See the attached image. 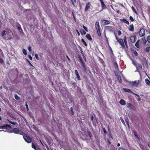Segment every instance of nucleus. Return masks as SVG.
<instances>
[{"label":"nucleus","instance_id":"f257e3e1","mask_svg":"<svg viewBox=\"0 0 150 150\" xmlns=\"http://www.w3.org/2000/svg\"><path fill=\"white\" fill-rule=\"evenodd\" d=\"M11 126L8 124H6L3 126H1L0 127V131H3L4 132H6L8 131L9 129H11Z\"/></svg>","mask_w":150,"mask_h":150},{"label":"nucleus","instance_id":"f03ea898","mask_svg":"<svg viewBox=\"0 0 150 150\" xmlns=\"http://www.w3.org/2000/svg\"><path fill=\"white\" fill-rule=\"evenodd\" d=\"M10 132L11 133L14 132L15 134L21 135L23 133V132L22 131L16 128H14L13 129V130H11Z\"/></svg>","mask_w":150,"mask_h":150},{"label":"nucleus","instance_id":"7ed1b4c3","mask_svg":"<svg viewBox=\"0 0 150 150\" xmlns=\"http://www.w3.org/2000/svg\"><path fill=\"white\" fill-rule=\"evenodd\" d=\"M23 137L25 141L27 142L30 143L32 141L31 139L29 136H27L26 135H24Z\"/></svg>","mask_w":150,"mask_h":150},{"label":"nucleus","instance_id":"20e7f679","mask_svg":"<svg viewBox=\"0 0 150 150\" xmlns=\"http://www.w3.org/2000/svg\"><path fill=\"white\" fill-rule=\"evenodd\" d=\"M145 34V29L144 28L141 29L139 32V35L140 37H142L144 36Z\"/></svg>","mask_w":150,"mask_h":150},{"label":"nucleus","instance_id":"39448f33","mask_svg":"<svg viewBox=\"0 0 150 150\" xmlns=\"http://www.w3.org/2000/svg\"><path fill=\"white\" fill-rule=\"evenodd\" d=\"M139 83V80L138 81H135L132 82H129V83L132 86H137Z\"/></svg>","mask_w":150,"mask_h":150},{"label":"nucleus","instance_id":"423d86ee","mask_svg":"<svg viewBox=\"0 0 150 150\" xmlns=\"http://www.w3.org/2000/svg\"><path fill=\"white\" fill-rule=\"evenodd\" d=\"M91 4L90 2H88L86 5V7L85 8V11L87 12L88 9L90 8Z\"/></svg>","mask_w":150,"mask_h":150},{"label":"nucleus","instance_id":"0eeeda50","mask_svg":"<svg viewBox=\"0 0 150 150\" xmlns=\"http://www.w3.org/2000/svg\"><path fill=\"white\" fill-rule=\"evenodd\" d=\"M100 3H101V5L102 8V10L105 9H107V7H106V5H105L103 0H100Z\"/></svg>","mask_w":150,"mask_h":150},{"label":"nucleus","instance_id":"6e6552de","mask_svg":"<svg viewBox=\"0 0 150 150\" xmlns=\"http://www.w3.org/2000/svg\"><path fill=\"white\" fill-rule=\"evenodd\" d=\"M32 147L35 150H41L40 149L37 145H36L33 143L32 144Z\"/></svg>","mask_w":150,"mask_h":150},{"label":"nucleus","instance_id":"1a4fd4ad","mask_svg":"<svg viewBox=\"0 0 150 150\" xmlns=\"http://www.w3.org/2000/svg\"><path fill=\"white\" fill-rule=\"evenodd\" d=\"M118 41L119 42L120 44L121 45V47H122V48H125V45L124 44V42H123V41L122 39H119V40H118Z\"/></svg>","mask_w":150,"mask_h":150},{"label":"nucleus","instance_id":"9d476101","mask_svg":"<svg viewBox=\"0 0 150 150\" xmlns=\"http://www.w3.org/2000/svg\"><path fill=\"white\" fill-rule=\"evenodd\" d=\"M81 66L82 67V69L86 71V67L85 65V64L83 60L80 62Z\"/></svg>","mask_w":150,"mask_h":150},{"label":"nucleus","instance_id":"9b49d317","mask_svg":"<svg viewBox=\"0 0 150 150\" xmlns=\"http://www.w3.org/2000/svg\"><path fill=\"white\" fill-rule=\"evenodd\" d=\"M127 107L130 109H134L135 108L134 106L131 103H127Z\"/></svg>","mask_w":150,"mask_h":150},{"label":"nucleus","instance_id":"f8f14e48","mask_svg":"<svg viewBox=\"0 0 150 150\" xmlns=\"http://www.w3.org/2000/svg\"><path fill=\"white\" fill-rule=\"evenodd\" d=\"M136 37L135 36H131L130 37L131 41L133 43H134L136 41Z\"/></svg>","mask_w":150,"mask_h":150},{"label":"nucleus","instance_id":"ddd939ff","mask_svg":"<svg viewBox=\"0 0 150 150\" xmlns=\"http://www.w3.org/2000/svg\"><path fill=\"white\" fill-rule=\"evenodd\" d=\"M74 73L77 76V80H81V78L77 70H75L74 71Z\"/></svg>","mask_w":150,"mask_h":150},{"label":"nucleus","instance_id":"4468645a","mask_svg":"<svg viewBox=\"0 0 150 150\" xmlns=\"http://www.w3.org/2000/svg\"><path fill=\"white\" fill-rule=\"evenodd\" d=\"M141 60L142 61V63L143 65L147 63V60L146 57H144L141 59Z\"/></svg>","mask_w":150,"mask_h":150},{"label":"nucleus","instance_id":"2eb2a0df","mask_svg":"<svg viewBox=\"0 0 150 150\" xmlns=\"http://www.w3.org/2000/svg\"><path fill=\"white\" fill-rule=\"evenodd\" d=\"M123 90H124V91L125 92H126L128 93H133L130 89L127 88H123Z\"/></svg>","mask_w":150,"mask_h":150},{"label":"nucleus","instance_id":"dca6fc26","mask_svg":"<svg viewBox=\"0 0 150 150\" xmlns=\"http://www.w3.org/2000/svg\"><path fill=\"white\" fill-rule=\"evenodd\" d=\"M95 28L97 30H100V26L99 23L98 22H96L95 23Z\"/></svg>","mask_w":150,"mask_h":150},{"label":"nucleus","instance_id":"f3484780","mask_svg":"<svg viewBox=\"0 0 150 150\" xmlns=\"http://www.w3.org/2000/svg\"><path fill=\"white\" fill-rule=\"evenodd\" d=\"M128 29L130 31H134V25L132 24L129 25Z\"/></svg>","mask_w":150,"mask_h":150},{"label":"nucleus","instance_id":"a211bd4d","mask_svg":"<svg viewBox=\"0 0 150 150\" xmlns=\"http://www.w3.org/2000/svg\"><path fill=\"white\" fill-rule=\"evenodd\" d=\"M131 51L133 55L135 56H137L138 53L136 50L133 49H131Z\"/></svg>","mask_w":150,"mask_h":150},{"label":"nucleus","instance_id":"6ab92c4d","mask_svg":"<svg viewBox=\"0 0 150 150\" xmlns=\"http://www.w3.org/2000/svg\"><path fill=\"white\" fill-rule=\"evenodd\" d=\"M102 22L103 24V25H106L109 24V22L107 20H103L102 21Z\"/></svg>","mask_w":150,"mask_h":150},{"label":"nucleus","instance_id":"aec40b11","mask_svg":"<svg viewBox=\"0 0 150 150\" xmlns=\"http://www.w3.org/2000/svg\"><path fill=\"white\" fill-rule=\"evenodd\" d=\"M120 21L121 22H124L125 23L129 25V22L127 21L125 18H123L122 19H120Z\"/></svg>","mask_w":150,"mask_h":150},{"label":"nucleus","instance_id":"412c9836","mask_svg":"<svg viewBox=\"0 0 150 150\" xmlns=\"http://www.w3.org/2000/svg\"><path fill=\"white\" fill-rule=\"evenodd\" d=\"M141 41L142 42V44L145 45L147 42L146 40L144 38H142L141 40Z\"/></svg>","mask_w":150,"mask_h":150},{"label":"nucleus","instance_id":"4be33fe9","mask_svg":"<svg viewBox=\"0 0 150 150\" xmlns=\"http://www.w3.org/2000/svg\"><path fill=\"white\" fill-rule=\"evenodd\" d=\"M122 105H125L126 104L125 101L123 99H121L119 102Z\"/></svg>","mask_w":150,"mask_h":150},{"label":"nucleus","instance_id":"5701e85b","mask_svg":"<svg viewBox=\"0 0 150 150\" xmlns=\"http://www.w3.org/2000/svg\"><path fill=\"white\" fill-rule=\"evenodd\" d=\"M86 37L89 40L91 41L92 40V38L90 34H87L86 35Z\"/></svg>","mask_w":150,"mask_h":150},{"label":"nucleus","instance_id":"b1692460","mask_svg":"<svg viewBox=\"0 0 150 150\" xmlns=\"http://www.w3.org/2000/svg\"><path fill=\"white\" fill-rule=\"evenodd\" d=\"M124 43L125 44V46L127 48L128 47V45L127 44V38L125 36L124 39Z\"/></svg>","mask_w":150,"mask_h":150},{"label":"nucleus","instance_id":"393cba45","mask_svg":"<svg viewBox=\"0 0 150 150\" xmlns=\"http://www.w3.org/2000/svg\"><path fill=\"white\" fill-rule=\"evenodd\" d=\"M140 41L139 40H138L137 42H136V44H135V46L137 48H139V42Z\"/></svg>","mask_w":150,"mask_h":150},{"label":"nucleus","instance_id":"a878e982","mask_svg":"<svg viewBox=\"0 0 150 150\" xmlns=\"http://www.w3.org/2000/svg\"><path fill=\"white\" fill-rule=\"evenodd\" d=\"M146 83L149 86H150V81L147 79H146L145 80Z\"/></svg>","mask_w":150,"mask_h":150},{"label":"nucleus","instance_id":"bb28decb","mask_svg":"<svg viewBox=\"0 0 150 150\" xmlns=\"http://www.w3.org/2000/svg\"><path fill=\"white\" fill-rule=\"evenodd\" d=\"M133 132L134 134V135H135V137L138 139H139V137H138V135L137 134L136 131V130H134L133 131Z\"/></svg>","mask_w":150,"mask_h":150},{"label":"nucleus","instance_id":"cd10ccee","mask_svg":"<svg viewBox=\"0 0 150 150\" xmlns=\"http://www.w3.org/2000/svg\"><path fill=\"white\" fill-rule=\"evenodd\" d=\"M87 133L88 134V135H89L90 138L91 139V138L93 136L92 135V134L91 132L89 131V130H87Z\"/></svg>","mask_w":150,"mask_h":150},{"label":"nucleus","instance_id":"c85d7f7f","mask_svg":"<svg viewBox=\"0 0 150 150\" xmlns=\"http://www.w3.org/2000/svg\"><path fill=\"white\" fill-rule=\"evenodd\" d=\"M136 67L137 69L139 68V69H142V66L140 64H138Z\"/></svg>","mask_w":150,"mask_h":150},{"label":"nucleus","instance_id":"c756f323","mask_svg":"<svg viewBox=\"0 0 150 150\" xmlns=\"http://www.w3.org/2000/svg\"><path fill=\"white\" fill-rule=\"evenodd\" d=\"M86 32L83 29H82L80 30V32L82 35H85L86 33Z\"/></svg>","mask_w":150,"mask_h":150},{"label":"nucleus","instance_id":"7c9ffc66","mask_svg":"<svg viewBox=\"0 0 150 150\" xmlns=\"http://www.w3.org/2000/svg\"><path fill=\"white\" fill-rule=\"evenodd\" d=\"M125 120L127 125H128V127H129V119L127 117H126V118L125 119Z\"/></svg>","mask_w":150,"mask_h":150},{"label":"nucleus","instance_id":"2f4dec72","mask_svg":"<svg viewBox=\"0 0 150 150\" xmlns=\"http://www.w3.org/2000/svg\"><path fill=\"white\" fill-rule=\"evenodd\" d=\"M145 51L146 52H149L150 51V46L147 47L146 48Z\"/></svg>","mask_w":150,"mask_h":150},{"label":"nucleus","instance_id":"473e14b6","mask_svg":"<svg viewBox=\"0 0 150 150\" xmlns=\"http://www.w3.org/2000/svg\"><path fill=\"white\" fill-rule=\"evenodd\" d=\"M97 33L98 34V36L99 37H100L101 36V34L100 30H97Z\"/></svg>","mask_w":150,"mask_h":150},{"label":"nucleus","instance_id":"72a5a7b5","mask_svg":"<svg viewBox=\"0 0 150 150\" xmlns=\"http://www.w3.org/2000/svg\"><path fill=\"white\" fill-rule=\"evenodd\" d=\"M81 41L82 42V43L84 44V45L86 46H87V44L85 41H84V39L83 38H82L81 39Z\"/></svg>","mask_w":150,"mask_h":150},{"label":"nucleus","instance_id":"f704fd0d","mask_svg":"<svg viewBox=\"0 0 150 150\" xmlns=\"http://www.w3.org/2000/svg\"><path fill=\"white\" fill-rule=\"evenodd\" d=\"M15 98L17 100H19L20 99V98L18 97V95L16 94L15 95Z\"/></svg>","mask_w":150,"mask_h":150},{"label":"nucleus","instance_id":"c9c22d12","mask_svg":"<svg viewBox=\"0 0 150 150\" xmlns=\"http://www.w3.org/2000/svg\"><path fill=\"white\" fill-rule=\"evenodd\" d=\"M6 31L5 30H3L1 32V36L4 37L5 35Z\"/></svg>","mask_w":150,"mask_h":150},{"label":"nucleus","instance_id":"e433bc0d","mask_svg":"<svg viewBox=\"0 0 150 150\" xmlns=\"http://www.w3.org/2000/svg\"><path fill=\"white\" fill-rule=\"evenodd\" d=\"M79 50H80V51H81V53L82 54V55L83 54H84L83 52V50H82L81 48V47L80 46H79Z\"/></svg>","mask_w":150,"mask_h":150},{"label":"nucleus","instance_id":"4c0bfd02","mask_svg":"<svg viewBox=\"0 0 150 150\" xmlns=\"http://www.w3.org/2000/svg\"><path fill=\"white\" fill-rule=\"evenodd\" d=\"M8 120V121L10 123H11L12 124H13L14 125H16V122H12V121H9V120Z\"/></svg>","mask_w":150,"mask_h":150},{"label":"nucleus","instance_id":"58836bf2","mask_svg":"<svg viewBox=\"0 0 150 150\" xmlns=\"http://www.w3.org/2000/svg\"><path fill=\"white\" fill-rule=\"evenodd\" d=\"M147 40L148 42L150 43V35H149L147 36Z\"/></svg>","mask_w":150,"mask_h":150},{"label":"nucleus","instance_id":"ea45409f","mask_svg":"<svg viewBox=\"0 0 150 150\" xmlns=\"http://www.w3.org/2000/svg\"><path fill=\"white\" fill-rule=\"evenodd\" d=\"M70 110H71V115L72 116L74 115V112L73 111V110L72 108L71 107L70 108Z\"/></svg>","mask_w":150,"mask_h":150},{"label":"nucleus","instance_id":"a19ab883","mask_svg":"<svg viewBox=\"0 0 150 150\" xmlns=\"http://www.w3.org/2000/svg\"><path fill=\"white\" fill-rule=\"evenodd\" d=\"M114 65L115 67V69H118V65H117V64L116 63V62L115 63Z\"/></svg>","mask_w":150,"mask_h":150},{"label":"nucleus","instance_id":"79ce46f5","mask_svg":"<svg viewBox=\"0 0 150 150\" xmlns=\"http://www.w3.org/2000/svg\"><path fill=\"white\" fill-rule=\"evenodd\" d=\"M83 28L86 31L88 32V30L87 28L84 25H83L82 26Z\"/></svg>","mask_w":150,"mask_h":150},{"label":"nucleus","instance_id":"37998d69","mask_svg":"<svg viewBox=\"0 0 150 150\" xmlns=\"http://www.w3.org/2000/svg\"><path fill=\"white\" fill-rule=\"evenodd\" d=\"M132 9L133 11L136 14H137V11L132 6Z\"/></svg>","mask_w":150,"mask_h":150},{"label":"nucleus","instance_id":"c03bdc74","mask_svg":"<svg viewBox=\"0 0 150 150\" xmlns=\"http://www.w3.org/2000/svg\"><path fill=\"white\" fill-rule=\"evenodd\" d=\"M78 56L80 62L83 60L82 58H81L80 55L79 54H78Z\"/></svg>","mask_w":150,"mask_h":150},{"label":"nucleus","instance_id":"a18cd8bd","mask_svg":"<svg viewBox=\"0 0 150 150\" xmlns=\"http://www.w3.org/2000/svg\"><path fill=\"white\" fill-rule=\"evenodd\" d=\"M120 120L122 122V123H123V124L125 125V122L123 120V119L121 117L120 118Z\"/></svg>","mask_w":150,"mask_h":150},{"label":"nucleus","instance_id":"49530a36","mask_svg":"<svg viewBox=\"0 0 150 150\" xmlns=\"http://www.w3.org/2000/svg\"><path fill=\"white\" fill-rule=\"evenodd\" d=\"M129 19L131 20V21L132 22H133L134 21V19L132 17V16H130V17H129Z\"/></svg>","mask_w":150,"mask_h":150},{"label":"nucleus","instance_id":"de8ad7c7","mask_svg":"<svg viewBox=\"0 0 150 150\" xmlns=\"http://www.w3.org/2000/svg\"><path fill=\"white\" fill-rule=\"evenodd\" d=\"M116 77H117V79L118 80H119L120 79H121V76H120V75L117 76Z\"/></svg>","mask_w":150,"mask_h":150},{"label":"nucleus","instance_id":"09e8293b","mask_svg":"<svg viewBox=\"0 0 150 150\" xmlns=\"http://www.w3.org/2000/svg\"><path fill=\"white\" fill-rule=\"evenodd\" d=\"M23 53L25 55H26L27 54L26 51L25 49H23Z\"/></svg>","mask_w":150,"mask_h":150},{"label":"nucleus","instance_id":"8fccbe9b","mask_svg":"<svg viewBox=\"0 0 150 150\" xmlns=\"http://www.w3.org/2000/svg\"><path fill=\"white\" fill-rule=\"evenodd\" d=\"M103 130L105 134H106L107 133V132L106 130L105 129L104 127L103 128Z\"/></svg>","mask_w":150,"mask_h":150},{"label":"nucleus","instance_id":"3c124183","mask_svg":"<svg viewBox=\"0 0 150 150\" xmlns=\"http://www.w3.org/2000/svg\"><path fill=\"white\" fill-rule=\"evenodd\" d=\"M35 57L37 59V60H38L39 59V57H38V54H35Z\"/></svg>","mask_w":150,"mask_h":150},{"label":"nucleus","instance_id":"603ef678","mask_svg":"<svg viewBox=\"0 0 150 150\" xmlns=\"http://www.w3.org/2000/svg\"><path fill=\"white\" fill-rule=\"evenodd\" d=\"M4 62V60L1 58H0V63L1 64H3Z\"/></svg>","mask_w":150,"mask_h":150},{"label":"nucleus","instance_id":"864d4df0","mask_svg":"<svg viewBox=\"0 0 150 150\" xmlns=\"http://www.w3.org/2000/svg\"><path fill=\"white\" fill-rule=\"evenodd\" d=\"M28 50L29 52H31L32 50H31V47L30 46H29L28 47Z\"/></svg>","mask_w":150,"mask_h":150},{"label":"nucleus","instance_id":"5fc2aeb1","mask_svg":"<svg viewBox=\"0 0 150 150\" xmlns=\"http://www.w3.org/2000/svg\"><path fill=\"white\" fill-rule=\"evenodd\" d=\"M82 56L83 57V59H84V60L85 61V62H86V58L84 56V54H83Z\"/></svg>","mask_w":150,"mask_h":150},{"label":"nucleus","instance_id":"6e6d98bb","mask_svg":"<svg viewBox=\"0 0 150 150\" xmlns=\"http://www.w3.org/2000/svg\"><path fill=\"white\" fill-rule=\"evenodd\" d=\"M18 30L20 31L21 30H22V29L21 27L20 26H18Z\"/></svg>","mask_w":150,"mask_h":150},{"label":"nucleus","instance_id":"4d7b16f0","mask_svg":"<svg viewBox=\"0 0 150 150\" xmlns=\"http://www.w3.org/2000/svg\"><path fill=\"white\" fill-rule=\"evenodd\" d=\"M106 43H107V44H108V45L110 47V48L111 47H110L109 46V42H108V39H107L106 40Z\"/></svg>","mask_w":150,"mask_h":150},{"label":"nucleus","instance_id":"13d9d810","mask_svg":"<svg viewBox=\"0 0 150 150\" xmlns=\"http://www.w3.org/2000/svg\"><path fill=\"white\" fill-rule=\"evenodd\" d=\"M115 75L116 76H117L119 75V73L118 72H117V71H115Z\"/></svg>","mask_w":150,"mask_h":150},{"label":"nucleus","instance_id":"bf43d9fd","mask_svg":"<svg viewBox=\"0 0 150 150\" xmlns=\"http://www.w3.org/2000/svg\"><path fill=\"white\" fill-rule=\"evenodd\" d=\"M28 63H29V64L31 66H32V67L33 66V64L30 62L28 60Z\"/></svg>","mask_w":150,"mask_h":150},{"label":"nucleus","instance_id":"052dcab7","mask_svg":"<svg viewBox=\"0 0 150 150\" xmlns=\"http://www.w3.org/2000/svg\"><path fill=\"white\" fill-rule=\"evenodd\" d=\"M94 117L92 115H91V121L92 122H93V119Z\"/></svg>","mask_w":150,"mask_h":150},{"label":"nucleus","instance_id":"680f3d73","mask_svg":"<svg viewBox=\"0 0 150 150\" xmlns=\"http://www.w3.org/2000/svg\"><path fill=\"white\" fill-rule=\"evenodd\" d=\"M121 33H121V32L120 30H119L118 31V35H120L121 34Z\"/></svg>","mask_w":150,"mask_h":150},{"label":"nucleus","instance_id":"e2e57ef3","mask_svg":"<svg viewBox=\"0 0 150 150\" xmlns=\"http://www.w3.org/2000/svg\"><path fill=\"white\" fill-rule=\"evenodd\" d=\"M25 105L27 108V111H28V105L26 104Z\"/></svg>","mask_w":150,"mask_h":150},{"label":"nucleus","instance_id":"0e129e2a","mask_svg":"<svg viewBox=\"0 0 150 150\" xmlns=\"http://www.w3.org/2000/svg\"><path fill=\"white\" fill-rule=\"evenodd\" d=\"M29 58L30 59H32V58L30 55H29Z\"/></svg>","mask_w":150,"mask_h":150},{"label":"nucleus","instance_id":"69168bd1","mask_svg":"<svg viewBox=\"0 0 150 150\" xmlns=\"http://www.w3.org/2000/svg\"><path fill=\"white\" fill-rule=\"evenodd\" d=\"M66 57H67V58L68 59L69 61H70L71 60L70 59H69V57H68V56L67 55H66Z\"/></svg>","mask_w":150,"mask_h":150},{"label":"nucleus","instance_id":"338daca9","mask_svg":"<svg viewBox=\"0 0 150 150\" xmlns=\"http://www.w3.org/2000/svg\"><path fill=\"white\" fill-rule=\"evenodd\" d=\"M119 82L120 83H122V80L121 79H120L119 80Z\"/></svg>","mask_w":150,"mask_h":150},{"label":"nucleus","instance_id":"774afa93","mask_svg":"<svg viewBox=\"0 0 150 150\" xmlns=\"http://www.w3.org/2000/svg\"><path fill=\"white\" fill-rule=\"evenodd\" d=\"M108 142L109 145H110L111 144V142L108 139Z\"/></svg>","mask_w":150,"mask_h":150}]
</instances>
